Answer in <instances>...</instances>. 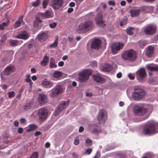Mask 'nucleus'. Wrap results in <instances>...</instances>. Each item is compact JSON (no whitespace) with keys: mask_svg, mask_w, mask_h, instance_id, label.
Listing matches in <instances>:
<instances>
[{"mask_svg":"<svg viewBox=\"0 0 158 158\" xmlns=\"http://www.w3.org/2000/svg\"><path fill=\"white\" fill-rule=\"evenodd\" d=\"M158 132V123L151 121L145 124L142 133L145 135H151Z\"/></svg>","mask_w":158,"mask_h":158,"instance_id":"obj_1","label":"nucleus"},{"mask_svg":"<svg viewBox=\"0 0 158 158\" xmlns=\"http://www.w3.org/2000/svg\"><path fill=\"white\" fill-rule=\"evenodd\" d=\"M93 22L88 20L81 23L76 30L79 33L86 32L91 30L93 27Z\"/></svg>","mask_w":158,"mask_h":158,"instance_id":"obj_2","label":"nucleus"},{"mask_svg":"<svg viewBox=\"0 0 158 158\" xmlns=\"http://www.w3.org/2000/svg\"><path fill=\"white\" fill-rule=\"evenodd\" d=\"M136 52L132 50L127 51L125 53L122 54V58L126 60L134 61L137 58Z\"/></svg>","mask_w":158,"mask_h":158,"instance_id":"obj_3","label":"nucleus"},{"mask_svg":"<svg viewBox=\"0 0 158 158\" xmlns=\"http://www.w3.org/2000/svg\"><path fill=\"white\" fill-rule=\"evenodd\" d=\"M145 94V93L143 89L137 87L134 89L132 97L135 100H139L143 98Z\"/></svg>","mask_w":158,"mask_h":158,"instance_id":"obj_4","label":"nucleus"},{"mask_svg":"<svg viewBox=\"0 0 158 158\" xmlns=\"http://www.w3.org/2000/svg\"><path fill=\"white\" fill-rule=\"evenodd\" d=\"M91 74V72L88 69H85L79 73L78 79L79 81L83 82L87 80L89 75Z\"/></svg>","mask_w":158,"mask_h":158,"instance_id":"obj_5","label":"nucleus"},{"mask_svg":"<svg viewBox=\"0 0 158 158\" xmlns=\"http://www.w3.org/2000/svg\"><path fill=\"white\" fill-rule=\"evenodd\" d=\"M107 114L104 110H100L97 117V119L99 124H104L106 119Z\"/></svg>","mask_w":158,"mask_h":158,"instance_id":"obj_6","label":"nucleus"},{"mask_svg":"<svg viewBox=\"0 0 158 158\" xmlns=\"http://www.w3.org/2000/svg\"><path fill=\"white\" fill-rule=\"evenodd\" d=\"M38 114L40 121H43L47 118L48 115V110L45 108H41L38 110Z\"/></svg>","mask_w":158,"mask_h":158,"instance_id":"obj_7","label":"nucleus"},{"mask_svg":"<svg viewBox=\"0 0 158 158\" xmlns=\"http://www.w3.org/2000/svg\"><path fill=\"white\" fill-rule=\"evenodd\" d=\"M148 109L143 107L135 106L134 109V113L136 115L142 116L146 113Z\"/></svg>","mask_w":158,"mask_h":158,"instance_id":"obj_8","label":"nucleus"},{"mask_svg":"<svg viewBox=\"0 0 158 158\" xmlns=\"http://www.w3.org/2000/svg\"><path fill=\"white\" fill-rule=\"evenodd\" d=\"M63 89L62 86L59 85L54 87L52 90V94L50 95L51 97H57L58 95L61 94Z\"/></svg>","mask_w":158,"mask_h":158,"instance_id":"obj_9","label":"nucleus"},{"mask_svg":"<svg viewBox=\"0 0 158 158\" xmlns=\"http://www.w3.org/2000/svg\"><path fill=\"white\" fill-rule=\"evenodd\" d=\"M103 18L102 14L101 13H99L95 17V21L97 26L101 27H104L106 25L103 23Z\"/></svg>","mask_w":158,"mask_h":158,"instance_id":"obj_10","label":"nucleus"},{"mask_svg":"<svg viewBox=\"0 0 158 158\" xmlns=\"http://www.w3.org/2000/svg\"><path fill=\"white\" fill-rule=\"evenodd\" d=\"M146 75V72L144 68L139 69L136 72L137 78L140 82L143 81V79L145 77Z\"/></svg>","mask_w":158,"mask_h":158,"instance_id":"obj_11","label":"nucleus"},{"mask_svg":"<svg viewBox=\"0 0 158 158\" xmlns=\"http://www.w3.org/2000/svg\"><path fill=\"white\" fill-rule=\"evenodd\" d=\"M156 27L151 24L145 28L144 30V32L146 34L152 35L156 32Z\"/></svg>","mask_w":158,"mask_h":158,"instance_id":"obj_12","label":"nucleus"},{"mask_svg":"<svg viewBox=\"0 0 158 158\" xmlns=\"http://www.w3.org/2000/svg\"><path fill=\"white\" fill-rule=\"evenodd\" d=\"M123 46V44L121 43H113L112 45V51L113 53L116 54L120 49H122Z\"/></svg>","mask_w":158,"mask_h":158,"instance_id":"obj_13","label":"nucleus"},{"mask_svg":"<svg viewBox=\"0 0 158 158\" xmlns=\"http://www.w3.org/2000/svg\"><path fill=\"white\" fill-rule=\"evenodd\" d=\"M88 129L94 134H97L101 131V127L98 125L94 124H89Z\"/></svg>","mask_w":158,"mask_h":158,"instance_id":"obj_14","label":"nucleus"},{"mask_svg":"<svg viewBox=\"0 0 158 158\" xmlns=\"http://www.w3.org/2000/svg\"><path fill=\"white\" fill-rule=\"evenodd\" d=\"M38 99L39 103L41 105L46 103L48 100L47 95L43 93L39 94Z\"/></svg>","mask_w":158,"mask_h":158,"instance_id":"obj_15","label":"nucleus"},{"mask_svg":"<svg viewBox=\"0 0 158 158\" xmlns=\"http://www.w3.org/2000/svg\"><path fill=\"white\" fill-rule=\"evenodd\" d=\"M54 14L51 11L47 10L44 13H40L39 16L42 19L52 18Z\"/></svg>","mask_w":158,"mask_h":158,"instance_id":"obj_16","label":"nucleus"},{"mask_svg":"<svg viewBox=\"0 0 158 158\" xmlns=\"http://www.w3.org/2000/svg\"><path fill=\"white\" fill-rule=\"evenodd\" d=\"M101 40L98 39H95L93 41L91 44V48L92 49H99L101 46Z\"/></svg>","mask_w":158,"mask_h":158,"instance_id":"obj_17","label":"nucleus"},{"mask_svg":"<svg viewBox=\"0 0 158 158\" xmlns=\"http://www.w3.org/2000/svg\"><path fill=\"white\" fill-rule=\"evenodd\" d=\"M63 0H53L52 6L54 9H58L61 7L63 3Z\"/></svg>","mask_w":158,"mask_h":158,"instance_id":"obj_18","label":"nucleus"},{"mask_svg":"<svg viewBox=\"0 0 158 158\" xmlns=\"http://www.w3.org/2000/svg\"><path fill=\"white\" fill-rule=\"evenodd\" d=\"M29 37L28 34L26 31H24L19 33L16 35V38L26 40Z\"/></svg>","mask_w":158,"mask_h":158,"instance_id":"obj_19","label":"nucleus"},{"mask_svg":"<svg viewBox=\"0 0 158 158\" xmlns=\"http://www.w3.org/2000/svg\"><path fill=\"white\" fill-rule=\"evenodd\" d=\"M48 38V35L47 32H44L39 34L38 37V40L41 42L44 41Z\"/></svg>","mask_w":158,"mask_h":158,"instance_id":"obj_20","label":"nucleus"},{"mask_svg":"<svg viewBox=\"0 0 158 158\" xmlns=\"http://www.w3.org/2000/svg\"><path fill=\"white\" fill-rule=\"evenodd\" d=\"M15 70L14 66L12 65H10L7 66L5 69L4 74L6 76L9 75Z\"/></svg>","mask_w":158,"mask_h":158,"instance_id":"obj_21","label":"nucleus"},{"mask_svg":"<svg viewBox=\"0 0 158 158\" xmlns=\"http://www.w3.org/2000/svg\"><path fill=\"white\" fill-rule=\"evenodd\" d=\"M93 78L95 81L100 83H103L106 81L104 78L98 75H93Z\"/></svg>","mask_w":158,"mask_h":158,"instance_id":"obj_22","label":"nucleus"},{"mask_svg":"<svg viewBox=\"0 0 158 158\" xmlns=\"http://www.w3.org/2000/svg\"><path fill=\"white\" fill-rule=\"evenodd\" d=\"M41 84L42 86L45 88H50L54 85L52 82L45 80L42 82Z\"/></svg>","mask_w":158,"mask_h":158,"instance_id":"obj_23","label":"nucleus"},{"mask_svg":"<svg viewBox=\"0 0 158 158\" xmlns=\"http://www.w3.org/2000/svg\"><path fill=\"white\" fill-rule=\"evenodd\" d=\"M154 49L153 47L151 46H149L147 49L146 52V55L148 57H152L154 54Z\"/></svg>","mask_w":158,"mask_h":158,"instance_id":"obj_24","label":"nucleus"},{"mask_svg":"<svg viewBox=\"0 0 158 158\" xmlns=\"http://www.w3.org/2000/svg\"><path fill=\"white\" fill-rule=\"evenodd\" d=\"M49 57L47 55L44 56L43 60L40 63V64L43 66L47 65L49 61Z\"/></svg>","mask_w":158,"mask_h":158,"instance_id":"obj_25","label":"nucleus"},{"mask_svg":"<svg viewBox=\"0 0 158 158\" xmlns=\"http://www.w3.org/2000/svg\"><path fill=\"white\" fill-rule=\"evenodd\" d=\"M140 11V10L132 9L130 10L131 16L132 17L137 16L139 14Z\"/></svg>","mask_w":158,"mask_h":158,"instance_id":"obj_26","label":"nucleus"},{"mask_svg":"<svg viewBox=\"0 0 158 158\" xmlns=\"http://www.w3.org/2000/svg\"><path fill=\"white\" fill-rule=\"evenodd\" d=\"M23 42V41L18 40H10V46H16L21 44Z\"/></svg>","mask_w":158,"mask_h":158,"instance_id":"obj_27","label":"nucleus"},{"mask_svg":"<svg viewBox=\"0 0 158 158\" xmlns=\"http://www.w3.org/2000/svg\"><path fill=\"white\" fill-rule=\"evenodd\" d=\"M112 69V67L110 64H106L104 66L102 67V70L104 71L108 72L110 71Z\"/></svg>","mask_w":158,"mask_h":158,"instance_id":"obj_28","label":"nucleus"},{"mask_svg":"<svg viewBox=\"0 0 158 158\" xmlns=\"http://www.w3.org/2000/svg\"><path fill=\"white\" fill-rule=\"evenodd\" d=\"M23 16L19 17L18 20L16 21L15 24V28H17L20 26L21 23L23 21Z\"/></svg>","mask_w":158,"mask_h":158,"instance_id":"obj_29","label":"nucleus"},{"mask_svg":"<svg viewBox=\"0 0 158 158\" xmlns=\"http://www.w3.org/2000/svg\"><path fill=\"white\" fill-rule=\"evenodd\" d=\"M28 128L27 130V131L28 132L35 130L38 128V127L36 125L31 124L29 125L28 127Z\"/></svg>","mask_w":158,"mask_h":158,"instance_id":"obj_30","label":"nucleus"},{"mask_svg":"<svg viewBox=\"0 0 158 158\" xmlns=\"http://www.w3.org/2000/svg\"><path fill=\"white\" fill-rule=\"evenodd\" d=\"M10 21L8 20L6 22H3L0 24V30H2L4 29V27H7L9 25Z\"/></svg>","mask_w":158,"mask_h":158,"instance_id":"obj_31","label":"nucleus"},{"mask_svg":"<svg viewBox=\"0 0 158 158\" xmlns=\"http://www.w3.org/2000/svg\"><path fill=\"white\" fill-rule=\"evenodd\" d=\"M49 65L51 68L56 67L57 65L55 64V60L53 58H51Z\"/></svg>","mask_w":158,"mask_h":158,"instance_id":"obj_32","label":"nucleus"},{"mask_svg":"<svg viewBox=\"0 0 158 158\" xmlns=\"http://www.w3.org/2000/svg\"><path fill=\"white\" fill-rule=\"evenodd\" d=\"M68 102H62L59 104V106L62 110H63L68 105Z\"/></svg>","mask_w":158,"mask_h":158,"instance_id":"obj_33","label":"nucleus"},{"mask_svg":"<svg viewBox=\"0 0 158 158\" xmlns=\"http://www.w3.org/2000/svg\"><path fill=\"white\" fill-rule=\"evenodd\" d=\"M148 69L151 71H156L158 72V65H157L155 66H152L150 65L148 66Z\"/></svg>","mask_w":158,"mask_h":158,"instance_id":"obj_34","label":"nucleus"},{"mask_svg":"<svg viewBox=\"0 0 158 158\" xmlns=\"http://www.w3.org/2000/svg\"><path fill=\"white\" fill-rule=\"evenodd\" d=\"M53 77L56 78H58L60 77L62 75L61 72L59 71H56L53 73Z\"/></svg>","mask_w":158,"mask_h":158,"instance_id":"obj_35","label":"nucleus"},{"mask_svg":"<svg viewBox=\"0 0 158 158\" xmlns=\"http://www.w3.org/2000/svg\"><path fill=\"white\" fill-rule=\"evenodd\" d=\"M135 28L133 27H129L127 29V34L129 35H132L133 34L132 32Z\"/></svg>","mask_w":158,"mask_h":158,"instance_id":"obj_36","label":"nucleus"},{"mask_svg":"<svg viewBox=\"0 0 158 158\" xmlns=\"http://www.w3.org/2000/svg\"><path fill=\"white\" fill-rule=\"evenodd\" d=\"M86 145L87 146H91L92 144V140L89 139H87L85 140Z\"/></svg>","mask_w":158,"mask_h":158,"instance_id":"obj_37","label":"nucleus"},{"mask_svg":"<svg viewBox=\"0 0 158 158\" xmlns=\"http://www.w3.org/2000/svg\"><path fill=\"white\" fill-rule=\"evenodd\" d=\"M58 37L55 39L54 42L50 45V47L51 48H55L58 45Z\"/></svg>","mask_w":158,"mask_h":158,"instance_id":"obj_38","label":"nucleus"},{"mask_svg":"<svg viewBox=\"0 0 158 158\" xmlns=\"http://www.w3.org/2000/svg\"><path fill=\"white\" fill-rule=\"evenodd\" d=\"M33 103L32 102H30L26 104L24 106V109H30L32 107Z\"/></svg>","mask_w":158,"mask_h":158,"instance_id":"obj_39","label":"nucleus"},{"mask_svg":"<svg viewBox=\"0 0 158 158\" xmlns=\"http://www.w3.org/2000/svg\"><path fill=\"white\" fill-rule=\"evenodd\" d=\"M62 110H61V109L58 106L56 109L55 110L54 114V115L55 116L57 115Z\"/></svg>","mask_w":158,"mask_h":158,"instance_id":"obj_40","label":"nucleus"},{"mask_svg":"<svg viewBox=\"0 0 158 158\" xmlns=\"http://www.w3.org/2000/svg\"><path fill=\"white\" fill-rule=\"evenodd\" d=\"M8 97L10 98H14L15 95V92L13 91L9 92L8 93Z\"/></svg>","mask_w":158,"mask_h":158,"instance_id":"obj_41","label":"nucleus"},{"mask_svg":"<svg viewBox=\"0 0 158 158\" xmlns=\"http://www.w3.org/2000/svg\"><path fill=\"white\" fill-rule=\"evenodd\" d=\"M138 44L140 47L142 48H143L146 45L144 42L143 41L141 40L139 41Z\"/></svg>","mask_w":158,"mask_h":158,"instance_id":"obj_42","label":"nucleus"},{"mask_svg":"<svg viewBox=\"0 0 158 158\" xmlns=\"http://www.w3.org/2000/svg\"><path fill=\"white\" fill-rule=\"evenodd\" d=\"M40 3V0H36L34 2H32V6L36 7Z\"/></svg>","mask_w":158,"mask_h":158,"instance_id":"obj_43","label":"nucleus"},{"mask_svg":"<svg viewBox=\"0 0 158 158\" xmlns=\"http://www.w3.org/2000/svg\"><path fill=\"white\" fill-rule=\"evenodd\" d=\"M38 153L37 152H35L33 153L30 158H38Z\"/></svg>","mask_w":158,"mask_h":158,"instance_id":"obj_44","label":"nucleus"},{"mask_svg":"<svg viewBox=\"0 0 158 158\" xmlns=\"http://www.w3.org/2000/svg\"><path fill=\"white\" fill-rule=\"evenodd\" d=\"M48 0H44L43 2V6L44 8H45L48 4Z\"/></svg>","mask_w":158,"mask_h":158,"instance_id":"obj_45","label":"nucleus"},{"mask_svg":"<svg viewBox=\"0 0 158 158\" xmlns=\"http://www.w3.org/2000/svg\"><path fill=\"white\" fill-rule=\"evenodd\" d=\"M30 75L29 74L27 75L26 76V78L25 80V81L27 82H31V80L30 79Z\"/></svg>","mask_w":158,"mask_h":158,"instance_id":"obj_46","label":"nucleus"},{"mask_svg":"<svg viewBox=\"0 0 158 158\" xmlns=\"http://www.w3.org/2000/svg\"><path fill=\"white\" fill-rule=\"evenodd\" d=\"M118 156L119 158H125L126 157V155L123 153H119Z\"/></svg>","mask_w":158,"mask_h":158,"instance_id":"obj_47","label":"nucleus"},{"mask_svg":"<svg viewBox=\"0 0 158 158\" xmlns=\"http://www.w3.org/2000/svg\"><path fill=\"white\" fill-rule=\"evenodd\" d=\"M92 151V149L91 148L87 149L85 152V153L87 155H89L91 153Z\"/></svg>","mask_w":158,"mask_h":158,"instance_id":"obj_48","label":"nucleus"},{"mask_svg":"<svg viewBox=\"0 0 158 158\" xmlns=\"http://www.w3.org/2000/svg\"><path fill=\"white\" fill-rule=\"evenodd\" d=\"M79 143V139L78 137H76L74 141V144L75 145H77Z\"/></svg>","mask_w":158,"mask_h":158,"instance_id":"obj_49","label":"nucleus"},{"mask_svg":"<svg viewBox=\"0 0 158 158\" xmlns=\"http://www.w3.org/2000/svg\"><path fill=\"white\" fill-rule=\"evenodd\" d=\"M57 25V24L55 22H54L53 23H51L49 24V27L52 28H54Z\"/></svg>","mask_w":158,"mask_h":158,"instance_id":"obj_50","label":"nucleus"},{"mask_svg":"<svg viewBox=\"0 0 158 158\" xmlns=\"http://www.w3.org/2000/svg\"><path fill=\"white\" fill-rule=\"evenodd\" d=\"M127 21V19L125 17V18L124 19V20H123V22H121L120 23V25L121 26H122L123 25L126 23V22Z\"/></svg>","mask_w":158,"mask_h":158,"instance_id":"obj_51","label":"nucleus"},{"mask_svg":"<svg viewBox=\"0 0 158 158\" xmlns=\"http://www.w3.org/2000/svg\"><path fill=\"white\" fill-rule=\"evenodd\" d=\"M42 22V21L40 20L39 18H37L35 19V21L34 22V25L35 26V25L36 23H41Z\"/></svg>","mask_w":158,"mask_h":158,"instance_id":"obj_52","label":"nucleus"},{"mask_svg":"<svg viewBox=\"0 0 158 158\" xmlns=\"http://www.w3.org/2000/svg\"><path fill=\"white\" fill-rule=\"evenodd\" d=\"M108 4L110 5H112V6H114L115 5V3L113 1H110L108 2Z\"/></svg>","mask_w":158,"mask_h":158,"instance_id":"obj_53","label":"nucleus"},{"mask_svg":"<svg viewBox=\"0 0 158 158\" xmlns=\"http://www.w3.org/2000/svg\"><path fill=\"white\" fill-rule=\"evenodd\" d=\"M23 131V129L22 127L19 128L18 129V132L19 134H22Z\"/></svg>","mask_w":158,"mask_h":158,"instance_id":"obj_54","label":"nucleus"},{"mask_svg":"<svg viewBox=\"0 0 158 158\" xmlns=\"http://www.w3.org/2000/svg\"><path fill=\"white\" fill-rule=\"evenodd\" d=\"M9 135L8 134L5 133L3 135V138L7 139L9 138Z\"/></svg>","mask_w":158,"mask_h":158,"instance_id":"obj_55","label":"nucleus"},{"mask_svg":"<svg viewBox=\"0 0 158 158\" xmlns=\"http://www.w3.org/2000/svg\"><path fill=\"white\" fill-rule=\"evenodd\" d=\"M128 77H129V78L131 80H134L135 78L134 76L132 75L131 74H129L128 75Z\"/></svg>","mask_w":158,"mask_h":158,"instance_id":"obj_56","label":"nucleus"},{"mask_svg":"<svg viewBox=\"0 0 158 158\" xmlns=\"http://www.w3.org/2000/svg\"><path fill=\"white\" fill-rule=\"evenodd\" d=\"M64 65V62L63 61H60L58 63V65L60 67H62Z\"/></svg>","mask_w":158,"mask_h":158,"instance_id":"obj_57","label":"nucleus"},{"mask_svg":"<svg viewBox=\"0 0 158 158\" xmlns=\"http://www.w3.org/2000/svg\"><path fill=\"white\" fill-rule=\"evenodd\" d=\"M73 11V9L72 8H69L67 10V12L69 13H70Z\"/></svg>","mask_w":158,"mask_h":158,"instance_id":"obj_58","label":"nucleus"},{"mask_svg":"<svg viewBox=\"0 0 158 158\" xmlns=\"http://www.w3.org/2000/svg\"><path fill=\"white\" fill-rule=\"evenodd\" d=\"M41 134V133L39 131H37L35 133L34 135L35 136H37Z\"/></svg>","mask_w":158,"mask_h":158,"instance_id":"obj_59","label":"nucleus"},{"mask_svg":"<svg viewBox=\"0 0 158 158\" xmlns=\"http://www.w3.org/2000/svg\"><path fill=\"white\" fill-rule=\"evenodd\" d=\"M84 130V128L83 127H80L79 128V132H81L83 131Z\"/></svg>","mask_w":158,"mask_h":158,"instance_id":"obj_60","label":"nucleus"},{"mask_svg":"<svg viewBox=\"0 0 158 158\" xmlns=\"http://www.w3.org/2000/svg\"><path fill=\"white\" fill-rule=\"evenodd\" d=\"M75 6V3L73 2H71L69 4V6L70 7H73Z\"/></svg>","mask_w":158,"mask_h":158,"instance_id":"obj_61","label":"nucleus"},{"mask_svg":"<svg viewBox=\"0 0 158 158\" xmlns=\"http://www.w3.org/2000/svg\"><path fill=\"white\" fill-rule=\"evenodd\" d=\"M117 77L118 78H120L122 76V74L121 73H119L117 74Z\"/></svg>","mask_w":158,"mask_h":158,"instance_id":"obj_62","label":"nucleus"},{"mask_svg":"<svg viewBox=\"0 0 158 158\" xmlns=\"http://www.w3.org/2000/svg\"><path fill=\"white\" fill-rule=\"evenodd\" d=\"M126 2H125V1H121V3H120L121 5L122 6H124L126 5Z\"/></svg>","mask_w":158,"mask_h":158,"instance_id":"obj_63","label":"nucleus"},{"mask_svg":"<svg viewBox=\"0 0 158 158\" xmlns=\"http://www.w3.org/2000/svg\"><path fill=\"white\" fill-rule=\"evenodd\" d=\"M36 70L34 68H32L31 69V72L33 73H35L36 72Z\"/></svg>","mask_w":158,"mask_h":158,"instance_id":"obj_64","label":"nucleus"}]
</instances>
